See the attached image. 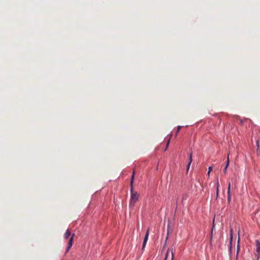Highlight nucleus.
Segmentation results:
<instances>
[{
    "instance_id": "14",
    "label": "nucleus",
    "mask_w": 260,
    "mask_h": 260,
    "mask_svg": "<svg viewBox=\"0 0 260 260\" xmlns=\"http://www.w3.org/2000/svg\"><path fill=\"white\" fill-rule=\"evenodd\" d=\"M212 171V167L210 166L208 168V171L207 173L208 176L209 177L211 171Z\"/></svg>"
},
{
    "instance_id": "13",
    "label": "nucleus",
    "mask_w": 260,
    "mask_h": 260,
    "mask_svg": "<svg viewBox=\"0 0 260 260\" xmlns=\"http://www.w3.org/2000/svg\"><path fill=\"white\" fill-rule=\"evenodd\" d=\"M256 147H257V153H258V150L259 149V141L258 140H256Z\"/></svg>"
},
{
    "instance_id": "7",
    "label": "nucleus",
    "mask_w": 260,
    "mask_h": 260,
    "mask_svg": "<svg viewBox=\"0 0 260 260\" xmlns=\"http://www.w3.org/2000/svg\"><path fill=\"white\" fill-rule=\"evenodd\" d=\"M192 152H190L189 155V162L187 166V171H188L189 170L190 166L191 165V163L192 161Z\"/></svg>"
},
{
    "instance_id": "17",
    "label": "nucleus",
    "mask_w": 260,
    "mask_h": 260,
    "mask_svg": "<svg viewBox=\"0 0 260 260\" xmlns=\"http://www.w3.org/2000/svg\"><path fill=\"white\" fill-rule=\"evenodd\" d=\"M169 143H170V139H169V140L167 142V147L168 146Z\"/></svg>"
},
{
    "instance_id": "4",
    "label": "nucleus",
    "mask_w": 260,
    "mask_h": 260,
    "mask_svg": "<svg viewBox=\"0 0 260 260\" xmlns=\"http://www.w3.org/2000/svg\"><path fill=\"white\" fill-rule=\"evenodd\" d=\"M74 236H75V234H73L71 236V237L70 238V239L69 240V243H68V247H67V249H66V253H67L70 250V249H71V247L73 245V237H74Z\"/></svg>"
},
{
    "instance_id": "1",
    "label": "nucleus",
    "mask_w": 260,
    "mask_h": 260,
    "mask_svg": "<svg viewBox=\"0 0 260 260\" xmlns=\"http://www.w3.org/2000/svg\"><path fill=\"white\" fill-rule=\"evenodd\" d=\"M131 197L129 201V205L131 207H133L136 202L138 200L139 194L137 192H134L133 187L131 188Z\"/></svg>"
},
{
    "instance_id": "11",
    "label": "nucleus",
    "mask_w": 260,
    "mask_h": 260,
    "mask_svg": "<svg viewBox=\"0 0 260 260\" xmlns=\"http://www.w3.org/2000/svg\"><path fill=\"white\" fill-rule=\"evenodd\" d=\"M233 230L232 228L230 229V239H231V244L232 243V238H233Z\"/></svg>"
},
{
    "instance_id": "15",
    "label": "nucleus",
    "mask_w": 260,
    "mask_h": 260,
    "mask_svg": "<svg viewBox=\"0 0 260 260\" xmlns=\"http://www.w3.org/2000/svg\"><path fill=\"white\" fill-rule=\"evenodd\" d=\"M181 127V126H178L177 127V133L179 132V131H180V128Z\"/></svg>"
},
{
    "instance_id": "5",
    "label": "nucleus",
    "mask_w": 260,
    "mask_h": 260,
    "mask_svg": "<svg viewBox=\"0 0 260 260\" xmlns=\"http://www.w3.org/2000/svg\"><path fill=\"white\" fill-rule=\"evenodd\" d=\"M149 234V229H148L146 231V234H145V237L144 239L143 243V248H142L143 249L144 248V247L146 245V244L148 240Z\"/></svg>"
},
{
    "instance_id": "16",
    "label": "nucleus",
    "mask_w": 260,
    "mask_h": 260,
    "mask_svg": "<svg viewBox=\"0 0 260 260\" xmlns=\"http://www.w3.org/2000/svg\"><path fill=\"white\" fill-rule=\"evenodd\" d=\"M239 249H240V246H239V244H238V245H237V253L239 252Z\"/></svg>"
},
{
    "instance_id": "10",
    "label": "nucleus",
    "mask_w": 260,
    "mask_h": 260,
    "mask_svg": "<svg viewBox=\"0 0 260 260\" xmlns=\"http://www.w3.org/2000/svg\"><path fill=\"white\" fill-rule=\"evenodd\" d=\"M216 185H217V188H216V197H217L218 196V194H219V189H218V187H219V182H218V180H217V181Z\"/></svg>"
},
{
    "instance_id": "12",
    "label": "nucleus",
    "mask_w": 260,
    "mask_h": 260,
    "mask_svg": "<svg viewBox=\"0 0 260 260\" xmlns=\"http://www.w3.org/2000/svg\"><path fill=\"white\" fill-rule=\"evenodd\" d=\"M134 173H135V172H134L133 174L132 175V176L131 180V187H133V183L134 182Z\"/></svg>"
},
{
    "instance_id": "2",
    "label": "nucleus",
    "mask_w": 260,
    "mask_h": 260,
    "mask_svg": "<svg viewBox=\"0 0 260 260\" xmlns=\"http://www.w3.org/2000/svg\"><path fill=\"white\" fill-rule=\"evenodd\" d=\"M255 259L259 260L260 258V242L258 240L255 241Z\"/></svg>"
},
{
    "instance_id": "8",
    "label": "nucleus",
    "mask_w": 260,
    "mask_h": 260,
    "mask_svg": "<svg viewBox=\"0 0 260 260\" xmlns=\"http://www.w3.org/2000/svg\"><path fill=\"white\" fill-rule=\"evenodd\" d=\"M71 236V233L69 231V230H67L64 233V238L66 239H67L69 238V237Z\"/></svg>"
},
{
    "instance_id": "3",
    "label": "nucleus",
    "mask_w": 260,
    "mask_h": 260,
    "mask_svg": "<svg viewBox=\"0 0 260 260\" xmlns=\"http://www.w3.org/2000/svg\"><path fill=\"white\" fill-rule=\"evenodd\" d=\"M174 254L172 250L170 252V249H168L164 260H173Z\"/></svg>"
},
{
    "instance_id": "9",
    "label": "nucleus",
    "mask_w": 260,
    "mask_h": 260,
    "mask_svg": "<svg viewBox=\"0 0 260 260\" xmlns=\"http://www.w3.org/2000/svg\"><path fill=\"white\" fill-rule=\"evenodd\" d=\"M229 157H228V159H227V161H226V164L224 168V170H223V171H224V173H225L226 172V170H227V168L229 166Z\"/></svg>"
},
{
    "instance_id": "6",
    "label": "nucleus",
    "mask_w": 260,
    "mask_h": 260,
    "mask_svg": "<svg viewBox=\"0 0 260 260\" xmlns=\"http://www.w3.org/2000/svg\"><path fill=\"white\" fill-rule=\"evenodd\" d=\"M231 183L229 182L228 184V202L229 203L231 202Z\"/></svg>"
}]
</instances>
